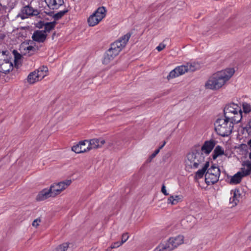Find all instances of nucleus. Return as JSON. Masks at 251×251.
Segmentation results:
<instances>
[{
  "label": "nucleus",
  "instance_id": "1",
  "mask_svg": "<svg viewBox=\"0 0 251 251\" xmlns=\"http://www.w3.org/2000/svg\"><path fill=\"white\" fill-rule=\"evenodd\" d=\"M235 73L233 68H227L213 74L205 84L206 89L217 90L224 86Z\"/></svg>",
  "mask_w": 251,
  "mask_h": 251
},
{
  "label": "nucleus",
  "instance_id": "2",
  "mask_svg": "<svg viewBox=\"0 0 251 251\" xmlns=\"http://www.w3.org/2000/svg\"><path fill=\"white\" fill-rule=\"evenodd\" d=\"M209 162L206 161L201 169L198 170L195 173V177L201 178L205 174V181L208 185L216 183L219 178L221 172L219 168L215 165H212L209 168Z\"/></svg>",
  "mask_w": 251,
  "mask_h": 251
},
{
  "label": "nucleus",
  "instance_id": "3",
  "mask_svg": "<svg viewBox=\"0 0 251 251\" xmlns=\"http://www.w3.org/2000/svg\"><path fill=\"white\" fill-rule=\"evenodd\" d=\"M205 162L203 153L198 150H195L187 155L185 166L188 169H197L200 166L202 167Z\"/></svg>",
  "mask_w": 251,
  "mask_h": 251
},
{
  "label": "nucleus",
  "instance_id": "4",
  "mask_svg": "<svg viewBox=\"0 0 251 251\" xmlns=\"http://www.w3.org/2000/svg\"><path fill=\"white\" fill-rule=\"evenodd\" d=\"M235 122L226 118H218L215 122V130L221 136L226 137L229 135L233 129Z\"/></svg>",
  "mask_w": 251,
  "mask_h": 251
},
{
  "label": "nucleus",
  "instance_id": "5",
  "mask_svg": "<svg viewBox=\"0 0 251 251\" xmlns=\"http://www.w3.org/2000/svg\"><path fill=\"white\" fill-rule=\"evenodd\" d=\"M224 116L225 118L237 124L240 123L243 118V112L241 107L234 102L226 105L224 109Z\"/></svg>",
  "mask_w": 251,
  "mask_h": 251
},
{
  "label": "nucleus",
  "instance_id": "6",
  "mask_svg": "<svg viewBox=\"0 0 251 251\" xmlns=\"http://www.w3.org/2000/svg\"><path fill=\"white\" fill-rule=\"evenodd\" d=\"M106 15V9L103 6L99 7L95 12L90 15L87 19L89 26H94L97 25Z\"/></svg>",
  "mask_w": 251,
  "mask_h": 251
},
{
  "label": "nucleus",
  "instance_id": "7",
  "mask_svg": "<svg viewBox=\"0 0 251 251\" xmlns=\"http://www.w3.org/2000/svg\"><path fill=\"white\" fill-rule=\"evenodd\" d=\"M32 0L27 1V4H23V7L19 14L22 19H25L30 16H37L40 14L38 10L32 6Z\"/></svg>",
  "mask_w": 251,
  "mask_h": 251
},
{
  "label": "nucleus",
  "instance_id": "8",
  "mask_svg": "<svg viewBox=\"0 0 251 251\" xmlns=\"http://www.w3.org/2000/svg\"><path fill=\"white\" fill-rule=\"evenodd\" d=\"M72 182L71 180H66L57 183H54L50 186L52 195L55 197L59 194L63 190L69 186Z\"/></svg>",
  "mask_w": 251,
  "mask_h": 251
},
{
  "label": "nucleus",
  "instance_id": "9",
  "mask_svg": "<svg viewBox=\"0 0 251 251\" xmlns=\"http://www.w3.org/2000/svg\"><path fill=\"white\" fill-rule=\"evenodd\" d=\"M187 72V67L185 65L177 66L170 72L167 78L169 80L182 75Z\"/></svg>",
  "mask_w": 251,
  "mask_h": 251
},
{
  "label": "nucleus",
  "instance_id": "10",
  "mask_svg": "<svg viewBox=\"0 0 251 251\" xmlns=\"http://www.w3.org/2000/svg\"><path fill=\"white\" fill-rule=\"evenodd\" d=\"M32 42L29 41L28 42H24L21 44L20 50L25 55H31L36 51L37 50L35 46L30 45Z\"/></svg>",
  "mask_w": 251,
  "mask_h": 251
},
{
  "label": "nucleus",
  "instance_id": "11",
  "mask_svg": "<svg viewBox=\"0 0 251 251\" xmlns=\"http://www.w3.org/2000/svg\"><path fill=\"white\" fill-rule=\"evenodd\" d=\"M216 142L213 140L211 139L209 141H206L204 142L203 145L201 147L200 150H198L200 151H201L204 155H208L212 151L214 147L216 145Z\"/></svg>",
  "mask_w": 251,
  "mask_h": 251
},
{
  "label": "nucleus",
  "instance_id": "12",
  "mask_svg": "<svg viewBox=\"0 0 251 251\" xmlns=\"http://www.w3.org/2000/svg\"><path fill=\"white\" fill-rule=\"evenodd\" d=\"M105 140L102 138H94L88 140V145L87 146V151H89L93 149L100 148L105 143Z\"/></svg>",
  "mask_w": 251,
  "mask_h": 251
},
{
  "label": "nucleus",
  "instance_id": "13",
  "mask_svg": "<svg viewBox=\"0 0 251 251\" xmlns=\"http://www.w3.org/2000/svg\"><path fill=\"white\" fill-rule=\"evenodd\" d=\"M130 37L131 33L129 32L127 33L126 34L121 36L113 43L115 45V46H118L119 49L122 50L126 47Z\"/></svg>",
  "mask_w": 251,
  "mask_h": 251
},
{
  "label": "nucleus",
  "instance_id": "14",
  "mask_svg": "<svg viewBox=\"0 0 251 251\" xmlns=\"http://www.w3.org/2000/svg\"><path fill=\"white\" fill-rule=\"evenodd\" d=\"M47 37V33H45V31L42 30H35L32 35V39L34 41L37 43H44Z\"/></svg>",
  "mask_w": 251,
  "mask_h": 251
},
{
  "label": "nucleus",
  "instance_id": "15",
  "mask_svg": "<svg viewBox=\"0 0 251 251\" xmlns=\"http://www.w3.org/2000/svg\"><path fill=\"white\" fill-rule=\"evenodd\" d=\"M13 69V59H9L0 63V72L6 74Z\"/></svg>",
  "mask_w": 251,
  "mask_h": 251
},
{
  "label": "nucleus",
  "instance_id": "16",
  "mask_svg": "<svg viewBox=\"0 0 251 251\" xmlns=\"http://www.w3.org/2000/svg\"><path fill=\"white\" fill-rule=\"evenodd\" d=\"M88 142V140H87L80 141L77 144L74 145L72 147V151L76 153H80L88 151H87V146L85 147L86 143Z\"/></svg>",
  "mask_w": 251,
  "mask_h": 251
},
{
  "label": "nucleus",
  "instance_id": "17",
  "mask_svg": "<svg viewBox=\"0 0 251 251\" xmlns=\"http://www.w3.org/2000/svg\"><path fill=\"white\" fill-rule=\"evenodd\" d=\"M184 237L182 235H178L175 237L170 238L167 242L173 250L179 245L183 243Z\"/></svg>",
  "mask_w": 251,
  "mask_h": 251
},
{
  "label": "nucleus",
  "instance_id": "18",
  "mask_svg": "<svg viewBox=\"0 0 251 251\" xmlns=\"http://www.w3.org/2000/svg\"><path fill=\"white\" fill-rule=\"evenodd\" d=\"M45 2L50 10H57L64 3L63 0H45Z\"/></svg>",
  "mask_w": 251,
  "mask_h": 251
},
{
  "label": "nucleus",
  "instance_id": "19",
  "mask_svg": "<svg viewBox=\"0 0 251 251\" xmlns=\"http://www.w3.org/2000/svg\"><path fill=\"white\" fill-rule=\"evenodd\" d=\"M52 194L50 188L49 189L45 188L39 192L36 199L37 201H43L50 197H54Z\"/></svg>",
  "mask_w": 251,
  "mask_h": 251
},
{
  "label": "nucleus",
  "instance_id": "20",
  "mask_svg": "<svg viewBox=\"0 0 251 251\" xmlns=\"http://www.w3.org/2000/svg\"><path fill=\"white\" fill-rule=\"evenodd\" d=\"M242 166L240 171L242 176H246L251 174V161L247 160L243 162Z\"/></svg>",
  "mask_w": 251,
  "mask_h": 251
},
{
  "label": "nucleus",
  "instance_id": "21",
  "mask_svg": "<svg viewBox=\"0 0 251 251\" xmlns=\"http://www.w3.org/2000/svg\"><path fill=\"white\" fill-rule=\"evenodd\" d=\"M48 71V68L44 66L36 70L39 81L42 80L47 75Z\"/></svg>",
  "mask_w": 251,
  "mask_h": 251
},
{
  "label": "nucleus",
  "instance_id": "22",
  "mask_svg": "<svg viewBox=\"0 0 251 251\" xmlns=\"http://www.w3.org/2000/svg\"><path fill=\"white\" fill-rule=\"evenodd\" d=\"M172 248L167 242L165 244H160L153 250V251H172Z\"/></svg>",
  "mask_w": 251,
  "mask_h": 251
},
{
  "label": "nucleus",
  "instance_id": "23",
  "mask_svg": "<svg viewBox=\"0 0 251 251\" xmlns=\"http://www.w3.org/2000/svg\"><path fill=\"white\" fill-rule=\"evenodd\" d=\"M244 176H242V174L238 172L235 174L230 179V183L232 184H239L242 180V178Z\"/></svg>",
  "mask_w": 251,
  "mask_h": 251
},
{
  "label": "nucleus",
  "instance_id": "24",
  "mask_svg": "<svg viewBox=\"0 0 251 251\" xmlns=\"http://www.w3.org/2000/svg\"><path fill=\"white\" fill-rule=\"evenodd\" d=\"M225 151L224 149L220 146H217L214 150L212 158L214 160L216 159L218 156L224 154Z\"/></svg>",
  "mask_w": 251,
  "mask_h": 251
},
{
  "label": "nucleus",
  "instance_id": "25",
  "mask_svg": "<svg viewBox=\"0 0 251 251\" xmlns=\"http://www.w3.org/2000/svg\"><path fill=\"white\" fill-rule=\"evenodd\" d=\"M116 56V55H114V53L110 50H108L104 55L103 63L104 64H108L110 61L112 60Z\"/></svg>",
  "mask_w": 251,
  "mask_h": 251
},
{
  "label": "nucleus",
  "instance_id": "26",
  "mask_svg": "<svg viewBox=\"0 0 251 251\" xmlns=\"http://www.w3.org/2000/svg\"><path fill=\"white\" fill-rule=\"evenodd\" d=\"M38 76L36 70L33 72L30 73L27 76V81L30 84H33L35 82L38 81Z\"/></svg>",
  "mask_w": 251,
  "mask_h": 251
},
{
  "label": "nucleus",
  "instance_id": "27",
  "mask_svg": "<svg viewBox=\"0 0 251 251\" xmlns=\"http://www.w3.org/2000/svg\"><path fill=\"white\" fill-rule=\"evenodd\" d=\"M12 57L10 56V52L8 50L0 52V63L5 61Z\"/></svg>",
  "mask_w": 251,
  "mask_h": 251
},
{
  "label": "nucleus",
  "instance_id": "28",
  "mask_svg": "<svg viewBox=\"0 0 251 251\" xmlns=\"http://www.w3.org/2000/svg\"><path fill=\"white\" fill-rule=\"evenodd\" d=\"M56 25V22L53 21L51 22H47L44 25V29L42 30L45 31V33L50 32L52 29H53Z\"/></svg>",
  "mask_w": 251,
  "mask_h": 251
},
{
  "label": "nucleus",
  "instance_id": "29",
  "mask_svg": "<svg viewBox=\"0 0 251 251\" xmlns=\"http://www.w3.org/2000/svg\"><path fill=\"white\" fill-rule=\"evenodd\" d=\"M68 12V10L67 8H65L62 10H60L54 14L53 16V18L55 20H58L61 19L66 13Z\"/></svg>",
  "mask_w": 251,
  "mask_h": 251
},
{
  "label": "nucleus",
  "instance_id": "30",
  "mask_svg": "<svg viewBox=\"0 0 251 251\" xmlns=\"http://www.w3.org/2000/svg\"><path fill=\"white\" fill-rule=\"evenodd\" d=\"M180 197L178 195L175 196H171L168 199V203H171L172 205L176 204L178 201L180 200Z\"/></svg>",
  "mask_w": 251,
  "mask_h": 251
},
{
  "label": "nucleus",
  "instance_id": "31",
  "mask_svg": "<svg viewBox=\"0 0 251 251\" xmlns=\"http://www.w3.org/2000/svg\"><path fill=\"white\" fill-rule=\"evenodd\" d=\"M114 53V55H118L120 51L122 50L121 49H119L118 46H115L113 43L111 44L110 48L108 50Z\"/></svg>",
  "mask_w": 251,
  "mask_h": 251
},
{
  "label": "nucleus",
  "instance_id": "32",
  "mask_svg": "<svg viewBox=\"0 0 251 251\" xmlns=\"http://www.w3.org/2000/svg\"><path fill=\"white\" fill-rule=\"evenodd\" d=\"M243 111L245 114L249 113L251 112V105L247 102L242 103Z\"/></svg>",
  "mask_w": 251,
  "mask_h": 251
},
{
  "label": "nucleus",
  "instance_id": "33",
  "mask_svg": "<svg viewBox=\"0 0 251 251\" xmlns=\"http://www.w3.org/2000/svg\"><path fill=\"white\" fill-rule=\"evenodd\" d=\"M69 247V244L67 243H63L58 246L53 251H66Z\"/></svg>",
  "mask_w": 251,
  "mask_h": 251
},
{
  "label": "nucleus",
  "instance_id": "34",
  "mask_svg": "<svg viewBox=\"0 0 251 251\" xmlns=\"http://www.w3.org/2000/svg\"><path fill=\"white\" fill-rule=\"evenodd\" d=\"M185 65H186V66L187 67L188 71H191V72H194V71H196L198 67V65L195 63H188Z\"/></svg>",
  "mask_w": 251,
  "mask_h": 251
},
{
  "label": "nucleus",
  "instance_id": "35",
  "mask_svg": "<svg viewBox=\"0 0 251 251\" xmlns=\"http://www.w3.org/2000/svg\"><path fill=\"white\" fill-rule=\"evenodd\" d=\"M244 130L246 131L249 135H251V119L246 126L244 127Z\"/></svg>",
  "mask_w": 251,
  "mask_h": 251
},
{
  "label": "nucleus",
  "instance_id": "36",
  "mask_svg": "<svg viewBox=\"0 0 251 251\" xmlns=\"http://www.w3.org/2000/svg\"><path fill=\"white\" fill-rule=\"evenodd\" d=\"M13 52L17 53V54H15V58H14V61L15 62V66L17 67V64L18 60L20 59V58L21 57V55L20 54L17 53V51L16 50H15L13 51Z\"/></svg>",
  "mask_w": 251,
  "mask_h": 251
},
{
  "label": "nucleus",
  "instance_id": "37",
  "mask_svg": "<svg viewBox=\"0 0 251 251\" xmlns=\"http://www.w3.org/2000/svg\"><path fill=\"white\" fill-rule=\"evenodd\" d=\"M236 190L234 191L233 196L232 197L230 198L229 199V202L230 203H234L235 205L237 204L236 202Z\"/></svg>",
  "mask_w": 251,
  "mask_h": 251
},
{
  "label": "nucleus",
  "instance_id": "38",
  "mask_svg": "<svg viewBox=\"0 0 251 251\" xmlns=\"http://www.w3.org/2000/svg\"><path fill=\"white\" fill-rule=\"evenodd\" d=\"M128 238L129 236L127 233H124L122 236V243L124 244V243H125L128 240Z\"/></svg>",
  "mask_w": 251,
  "mask_h": 251
},
{
  "label": "nucleus",
  "instance_id": "39",
  "mask_svg": "<svg viewBox=\"0 0 251 251\" xmlns=\"http://www.w3.org/2000/svg\"><path fill=\"white\" fill-rule=\"evenodd\" d=\"M123 244L122 243V242H115L114 243L112 244L111 246V248L112 249H113V248H118L119 247H120V246H121Z\"/></svg>",
  "mask_w": 251,
  "mask_h": 251
},
{
  "label": "nucleus",
  "instance_id": "40",
  "mask_svg": "<svg viewBox=\"0 0 251 251\" xmlns=\"http://www.w3.org/2000/svg\"><path fill=\"white\" fill-rule=\"evenodd\" d=\"M40 222H41V220L40 219L37 218L33 221L32 225L33 226H35L36 227L39 226Z\"/></svg>",
  "mask_w": 251,
  "mask_h": 251
},
{
  "label": "nucleus",
  "instance_id": "41",
  "mask_svg": "<svg viewBox=\"0 0 251 251\" xmlns=\"http://www.w3.org/2000/svg\"><path fill=\"white\" fill-rule=\"evenodd\" d=\"M166 47V45L164 44L160 43L156 48V49L158 51H160L163 50Z\"/></svg>",
  "mask_w": 251,
  "mask_h": 251
},
{
  "label": "nucleus",
  "instance_id": "42",
  "mask_svg": "<svg viewBox=\"0 0 251 251\" xmlns=\"http://www.w3.org/2000/svg\"><path fill=\"white\" fill-rule=\"evenodd\" d=\"M161 192L165 196H168L169 195V193H167V191H166V187L164 185V184H163L162 186V188H161Z\"/></svg>",
  "mask_w": 251,
  "mask_h": 251
},
{
  "label": "nucleus",
  "instance_id": "43",
  "mask_svg": "<svg viewBox=\"0 0 251 251\" xmlns=\"http://www.w3.org/2000/svg\"><path fill=\"white\" fill-rule=\"evenodd\" d=\"M160 151L159 149L156 150L153 153L151 154L150 157L151 159L155 157V156Z\"/></svg>",
  "mask_w": 251,
  "mask_h": 251
},
{
  "label": "nucleus",
  "instance_id": "44",
  "mask_svg": "<svg viewBox=\"0 0 251 251\" xmlns=\"http://www.w3.org/2000/svg\"><path fill=\"white\" fill-rule=\"evenodd\" d=\"M248 150H251V139L248 142Z\"/></svg>",
  "mask_w": 251,
  "mask_h": 251
},
{
  "label": "nucleus",
  "instance_id": "45",
  "mask_svg": "<svg viewBox=\"0 0 251 251\" xmlns=\"http://www.w3.org/2000/svg\"><path fill=\"white\" fill-rule=\"evenodd\" d=\"M5 37V35L4 33H0V39L2 40Z\"/></svg>",
  "mask_w": 251,
  "mask_h": 251
},
{
  "label": "nucleus",
  "instance_id": "46",
  "mask_svg": "<svg viewBox=\"0 0 251 251\" xmlns=\"http://www.w3.org/2000/svg\"><path fill=\"white\" fill-rule=\"evenodd\" d=\"M249 158H250L251 161V150H249Z\"/></svg>",
  "mask_w": 251,
  "mask_h": 251
},
{
  "label": "nucleus",
  "instance_id": "47",
  "mask_svg": "<svg viewBox=\"0 0 251 251\" xmlns=\"http://www.w3.org/2000/svg\"><path fill=\"white\" fill-rule=\"evenodd\" d=\"M164 147L163 145H161L158 149H159V151Z\"/></svg>",
  "mask_w": 251,
  "mask_h": 251
},
{
  "label": "nucleus",
  "instance_id": "48",
  "mask_svg": "<svg viewBox=\"0 0 251 251\" xmlns=\"http://www.w3.org/2000/svg\"><path fill=\"white\" fill-rule=\"evenodd\" d=\"M166 141H164L162 145H163V146H164L166 145Z\"/></svg>",
  "mask_w": 251,
  "mask_h": 251
},
{
  "label": "nucleus",
  "instance_id": "49",
  "mask_svg": "<svg viewBox=\"0 0 251 251\" xmlns=\"http://www.w3.org/2000/svg\"><path fill=\"white\" fill-rule=\"evenodd\" d=\"M250 239L251 240V236L250 237Z\"/></svg>",
  "mask_w": 251,
  "mask_h": 251
}]
</instances>
